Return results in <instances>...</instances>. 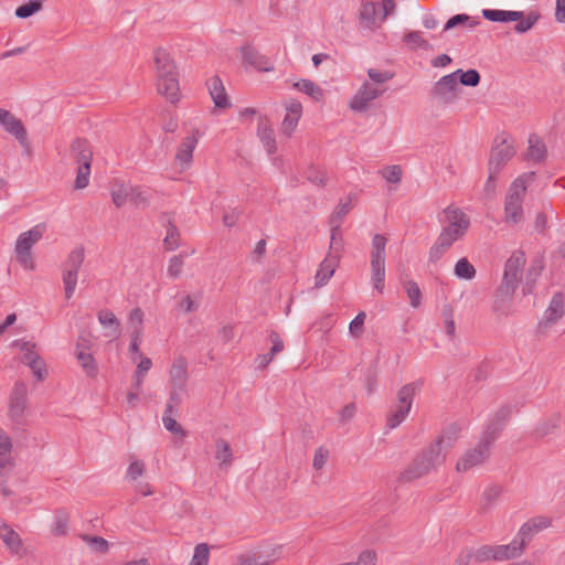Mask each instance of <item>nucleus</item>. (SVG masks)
Wrapping results in <instances>:
<instances>
[{
	"instance_id": "38",
	"label": "nucleus",
	"mask_w": 565,
	"mask_h": 565,
	"mask_svg": "<svg viewBox=\"0 0 565 565\" xmlns=\"http://www.w3.org/2000/svg\"><path fill=\"white\" fill-rule=\"evenodd\" d=\"M162 222L167 227V235L163 239L164 247L167 250H174L179 246V230L166 214L162 215Z\"/></svg>"
},
{
	"instance_id": "53",
	"label": "nucleus",
	"mask_w": 565,
	"mask_h": 565,
	"mask_svg": "<svg viewBox=\"0 0 565 565\" xmlns=\"http://www.w3.org/2000/svg\"><path fill=\"white\" fill-rule=\"evenodd\" d=\"M404 289L409 298L411 306L418 308L422 303V291L417 282L408 280L404 284Z\"/></svg>"
},
{
	"instance_id": "64",
	"label": "nucleus",
	"mask_w": 565,
	"mask_h": 565,
	"mask_svg": "<svg viewBox=\"0 0 565 565\" xmlns=\"http://www.w3.org/2000/svg\"><path fill=\"white\" fill-rule=\"evenodd\" d=\"M382 175L390 183H399L402 179V169L399 166H390L383 170Z\"/></svg>"
},
{
	"instance_id": "21",
	"label": "nucleus",
	"mask_w": 565,
	"mask_h": 565,
	"mask_svg": "<svg viewBox=\"0 0 565 565\" xmlns=\"http://www.w3.org/2000/svg\"><path fill=\"white\" fill-rule=\"evenodd\" d=\"M169 375L170 387H175L177 390L186 388L189 379L186 359L183 356L175 358L169 371Z\"/></svg>"
},
{
	"instance_id": "4",
	"label": "nucleus",
	"mask_w": 565,
	"mask_h": 565,
	"mask_svg": "<svg viewBox=\"0 0 565 565\" xmlns=\"http://www.w3.org/2000/svg\"><path fill=\"white\" fill-rule=\"evenodd\" d=\"M424 381L418 379L414 382L403 385L396 393V403L392 406L386 416V427L388 429L397 428L408 416L414 398L422 392Z\"/></svg>"
},
{
	"instance_id": "50",
	"label": "nucleus",
	"mask_w": 565,
	"mask_h": 565,
	"mask_svg": "<svg viewBox=\"0 0 565 565\" xmlns=\"http://www.w3.org/2000/svg\"><path fill=\"white\" fill-rule=\"evenodd\" d=\"M78 279V273L64 270L62 271V280L64 284L65 298L71 299L75 292Z\"/></svg>"
},
{
	"instance_id": "2",
	"label": "nucleus",
	"mask_w": 565,
	"mask_h": 565,
	"mask_svg": "<svg viewBox=\"0 0 565 565\" xmlns=\"http://www.w3.org/2000/svg\"><path fill=\"white\" fill-rule=\"evenodd\" d=\"M535 172H525L510 184L504 196L503 222L514 226L523 222V201L529 185L534 181Z\"/></svg>"
},
{
	"instance_id": "32",
	"label": "nucleus",
	"mask_w": 565,
	"mask_h": 565,
	"mask_svg": "<svg viewBox=\"0 0 565 565\" xmlns=\"http://www.w3.org/2000/svg\"><path fill=\"white\" fill-rule=\"evenodd\" d=\"M257 136L266 149L268 154H274L277 151V143L275 139L274 129L266 120H260L257 128Z\"/></svg>"
},
{
	"instance_id": "7",
	"label": "nucleus",
	"mask_w": 565,
	"mask_h": 565,
	"mask_svg": "<svg viewBox=\"0 0 565 565\" xmlns=\"http://www.w3.org/2000/svg\"><path fill=\"white\" fill-rule=\"evenodd\" d=\"M28 409V387L24 382H17L9 398L8 416L13 424L24 426Z\"/></svg>"
},
{
	"instance_id": "25",
	"label": "nucleus",
	"mask_w": 565,
	"mask_h": 565,
	"mask_svg": "<svg viewBox=\"0 0 565 565\" xmlns=\"http://www.w3.org/2000/svg\"><path fill=\"white\" fill-rule=\"evenodd\" d=\"M495 546V561L515 559L523 555L526 546L515 536L511 543Z\"/></svg>"
},
{
	"instance_id": "29",
	"label": "nucleus",
	"mask_w": 565,
	"mask_h": 565,
	"mask_svg": "<svg viewBox=\"0 0 565 565\" xmlns=\"http://www.w3.org/2000/svg\"><path fill=\"white\" fill-rule=\"evenodd\" d=\"M158 93L166 96L171 103L179 99V81L177 75L158 78Z\"/></svg>"
},
{
	"instance_id": "44",
	"label": "nucleus",
	"mask_w": 565,
	"mask_h": 565,
	"mask_svg": "<svg viewBox=\"0 0 565 565\" xmlns=\"http://www.w3.org/2000/svg\"><path fill=\"white\" fill-rule=\"evenodd\" d=\"M449 243L441 239L440 237H437L434 245L429 249V256L428 262L436 264L439 259L443 258V256L448 252V249L451 247Z\"/></svg>"
},
{
	"instance_id": "26",
	"label": "nucleus",
	"mask_w": 565,
	"mask_h": 565,
	"mask_svg": "<svg viewBox=\"0 0 565 565\" xmlns=\"http://www.w3.org/2000/svg\"><path fill=\"white\" fill-rule=\"evenodd\" d=\"M527 143L525 159L535 163L543 162L547 154L546 146L543 140L536 134H531Z\"/></svg>"
},
{
	"instance_id": "59",
	"label": "nucleus",
	"mask_w": 565,
	"mask_h": 565,
	"mask_svg": "<svg viewBox=\"0 0 565 565\" xmlns=\"http://www.w3.org/2000/svg\"><path fill=\"white\" fill-rule=\"evenodd\" d=\"M173 414L174 413H167V411H164L163 415H162V423H163V426L164 428L170 431V433H173V434H177V435H180L182 438L185 437V430L182 428V426L180 424H178V422L173 418Z\"/></svg>"
},
{
	"instance_id": "34",
	"label": "nucleus",
	"mask_w": 565,
	"mask_h": 565,
	"mask_svg": "<svg viewBox=\"0 0 565 565\" xmlns=\"http://www.w3.org/2000/svg\"><path fill=\"white\" fill-rule=\"evenodd\" d=\"M97 318L99 323L107 329L105 337L116 339L119 335V320L110 310H100Z\"/></svg>"
},
{
	"instance_id": "11",
	"label": "nucleus",
	"mask_w": 565,
	"mask_h": 565,
	"mask_svg": "<svg viewBox=\"0 0 565 565\" xmlns=\"http://www.w3.org/2000/svg\"><path fill=\"white\" fill-rule=\"evenodd\" d=\"M511 415V408L509 406H502L494 416L489 420L486 429L483 430L480 440L491 447L493 441L498 438L502 431L505 423Z\"/></svg>"
},
{
	"instance_id": "20",
	"label": "nucleus",
	"mask_w": 565,
	"mask_h": 565,
	"mask_svg": "<svg viewBox=\"0 0 565 565\" xmlns=\"http://www.w3.org/2000/svg\"><path fill=\"white\" fill-rule=\"evenodd\" d=\"M351 210V199L347 198L344 201H340L332 214L330 215L329 223L331 225V239L333 241V244H338V241H342V234H341V223L343 217L349 213Z\"/></svg>"
},
{
	"instance_id": "13",
	"label": "nucleus",
	"mask_w": 565,
	"mask_h": 565,
	"mask_svg": "<svg viewBox=\"0 0 565 565\" xmlns=\"http://www.w3.org/2000/svg\"><path fill=\"white\" fill-rule=\"evenodd\" d=\"M0 125L11 134L21 146L26 147L28 134L22 121L4 108H0Z\"/></svg>"
},
{
	"instance_id": "51",
	"label": "nucleus",
	"mask_w": 565,
	"mask_h": 565,
	"mask_svg": "<svg viewBox=\"0 0 565 565\" xmlns=\"http://www.w3.org/2000/svg\"><path fill=\"white\" fill-rule=\"evenodd\" d=\"M185 394L186 388L177 390L175 387H170L169 399L164 411H167V413H175Z\"/></svg>"
},
{
	"instance_id": "10",
	"label": "nucleus",
	"mask_w": 565,
	"mask_h": 565,
	"mask_svg": "<svg viewBox=\"0 0 565 565\" xmlns=\"http://www.w3.org/2000/svg\"><path fill=\"white\" fill-rule=\"evenodd\" d=\"M499 138L495 139V145L491 149L490 159L488 163V170H493L500 172L501 169L514 157L515 148L512 143H509L507 138L498 141Z\"/></svg>"
},
{
	"instance_id": "45",
	"label": "nucleus",
	"mask_w": 565,
	"mask_h": 565,
	"mask_svg": "<svg viewBox=\"0 0 565 565\" xmlns=\"http://www.w3.org/2000/svg\"><path fill=\"white\" fill-rule=\"evenodd\" d=\"M291 87L307 95L311 99H318V86L309 79H298L291 83Z\"/></svg>"
},
{
	"instance_id": "9",
	"label": "nucleus",
	"mask_w": 565,
	"mask_h": 565,
	"mask_svg": "<svg viewBox=\"0 0 565 565\" xmlns=\"http://www.w3.org/2000/svg\"><path fill=\"white\" fill-rule=\"evenodd\" d=\"M490 446L479 440L478 445L467 450L457 461L456 470L466 472L475 467L482 465L490 456Z\"/></svg>"
},
{
	"instance_id": "15",
	"label": "nucleus",
	"mask_w": 565,
	"mask_h": 565,
	"mask_svg": "<svg viewBox=\"0 0 565 565\" xmlns=\"http://www.w3.org/2000/svg\"><path fill=\"white\" fill-rule=\"evenodd\" d=\"M338 244L330 242V250L327 257L320 263V286L327 282L334 274L335 268L339 265L340 252L342 249V241H338Z\"/></svg>"
},
{
	"instance_id": "58",
	"label": "nucleus",
	"mask_w": 565,
	"mask_h": 565,
	"mask_svg": "<svg viewBox=\"0 0 565 565\" xmlns=\"http://www.w3.org/2000/svg\"><path fill=\"white\" fill-rule=\"evenodd\" d=\"M542 266H532L526 275L525 282L522 287V292L524 296L531 295L534 290L536 279L541 275Z\"/></svg>"
},
{
	"instance_id": "48",
	"label": "nucleus",
	"mask_w": 565,
	"mask_h": 565,
	"mask_svg": "<svg viewBox=\"0 0 565 565\" xmlns=\"http://www.w3.org/2000/svg\"><path fill=\"white\" fill-rule=\"evenodd\" d=\"M13 345L19 347V349L23 352L22 363L29 365L33 361L40 358V355L34 351L35 344L28 341H14Z\"/></svg>"
},
{
	"instance_id": "40",
	"label": "nucleus",
	"mask_w": 565,
	"mask_h": 565,
	"mask_svg": "<svg viewBox=\"0 0 565 565\" xmlns=\"http://www.w3.org/2000/svg\"><path fill=\"white\" fill-rule=\"evenodd\" d=\"M85 259V252L83 247L74 248L67 256L63 264V269L68 271L78 273Z\"/></svg>"
},
{
	"instance_id": "36",
	"label": "nucleus",
	"mask_w": 565,
	"mask_h": 565,
	"mask_svg": "<svg viewBox=\"0 0 565 565\" xmlns=\"http://www.w3.org/2000/svg\"><path fill=\"white\" fill-rule=\"evenodd\" d=\"M559 430V417L553 416L548 419L540 422L533 434L536 438H544L555 435Z\"/></svg>"
},
{
	"instance_id": "39",
	"label": "nucleus",
	"mask_w": 565,
	"mask_h": 565,
	"mask_svg": "<svg viewBox=\"0 0 565 565\" xmlns=\"http://www.w3.org/2000/svg\"><path fill=\"white\" fill-rule=\"evenodd\" d=\"M371 270L373 287L382 294L385 280V260H371Z\"/></svg>"
},
{
	"instance_id": "23",
	"label": "nucleus",
	"mask_w": 565,
	"mask_h": 565,
	"mask_svg": "<svg viewBox=\"0 0 565 565\" xmlns=\"http://www.w3.org/2000/svg\"><path fill=\"white\" fill-rule=\"evenodd\" d=\"M0 539L11 554H20L23 542L18 532H15L7 522L0 520Z\"/></svg>"
},
{
	"instance_id": "30",
	"label": "nucleus",
	"mask_w": 565,
	"mask_h": 565,
	"mask_svg": "<svg viewBox=\"0 0 565 565\" xmlns=\"http://www.w3.org/2000/svg\"><path fill=\"white\" fill-rule=\"evenodd\" d=\"M209 92L211 98L214 102V105L218 108H227L230 106V102L227 95L225 93L224 85L222 81L214 76L207 82Z\"/></svg>"
},
{
	"instance_id": "1",
	"label": "nucleus",
	"mask_w": 565,
	"mask_h": 565,
	"mask_svg": "<svg viewBox=\"0 0 565 565\" xmlns=\"http://www.w3.org/2000/svg\"><path fill=\"white\" fill-rule=\"evenodd\" d=\"M525 263V254L520 249L514 250L507 259L501 284L497 288L494 295L492 306L494 312L505 317L511 315V302L521 280Z\"/></svg>"
},
{
	"instance_id": "6",
	"label": "nucleus",
	"mask_w": 565,
	"mask_h": 565,
	"mask_svg": "<svg viewBox=\"0 0 565 565\" xmlns=\"http://www.w3.org/2000/svg\"><path fill=\"white\" fill-rule=\"evenodd\" d=\"M71 151L78 164L75 180V189L81 190L88 185L93 152L85 139H75L71 145Z\"/></svg>"
},
{
	"instance_id": "17",
	"label": "nucleus",
	"mask_w": 565,
	"mask_h": 565,
	"mask_svg": "<svg viewBox=\"0 0 565 565\" xmlns=\"http://www.w3.org/2000/svg\"><path fill=\"white\" fill-rule=\"evenodd\" d=\"M86 348H88V340L81 337L76 343L75 356L86 375L95 377L98 372V366L93 354L87 352Z\"/></svg>"
},
{
	"instance_id": "14",
	"label": "nucleus",
	"mask_w": 565,
	"mask_h": 565,
	"mask_svg": "<svg viewBox=\"0 0 565 565\" xmlns=\"http://www.w3.org/2000/svg\"><path fill=\"white\" fill-rule=\"evenodd\" d=\"M565 313V300L562 292H555L550 301L548 307L544 311L539 329L544 330L555 324Z\"/></svg>"
},
{
	"instance_id": "57",
	"label": "nucleus",
	"mask_w": 565,
	"mask_h": 565,
	"mask_svg": "<svg viewBox=\"0 0 565 565\" xmlns=\"http://www.w3.org/2000/svg\"><path fill=\"white\" fill-rule=\"evenodd\" d=\"M455 274L459 278L472 279L476 276L475 267L468 262L467 258L459 259L455 265Z\"/></svg>"
},
{
	"instance_id": "54",
	"label": "nucleus",
	"mask_w": 565,
	"mask_h": 565,
	"mask_svg": "<svg viewBox=\"0 0 565 565\" xmlns=\"http://www.w3.org/2000/svg\"><path fill=\"white\" fill-rule=\"evenodd\" d=\"M467 22H469V26L470 28H476L477 25L480 24V20L478 18L473 19V18H471L468 14L460 13V14H456V15L451 17L447 21L444 30L447 31V30H450V29H452V28H455V26H457L459 24H463V23H467Z\"/></svg>"
},
{
	"instance_id": "61",
	"label": "nucleus",
	"mask_w": 565,
	"mask_h": 565,
	"mask_svg": "<svg viewBox=\"0 0 565 565\" xmlns=\"http://www.w3.org/2000/svg\"><path fill=\"white\" fill-rule=\"evenodd\" d=\"M82 539L95 552L106 553L108 551V542L100 536L83 535Z\"/></svg>"
},
{
	"instance_id": "47",
	"label": "nucleus",
	"mask_w": 565,
	"mask_h": 565,
	"mask_svg": "<svg viewBox=\"0 0 565 565\" xmlns=\"http://www.w3.org/2000/svg\"><path fill=\"white\" fill-rule=\"evenodd\" d=\"M43 0H29L28 3L17 8L15 15L20 19H26L39 12L43 7Z\"/></svg>"
},
{
	"instance_id": "35",
	"label": "nucleus",
	"mask_w": 565,
	"mask_h": 565,
	"mask_svg": "<svg viewBox=\"0 0 565 565\" xmlns=\"http://www.w3.org/2000/svg\"><path fill=\"white\" fill-rule=\"evenodd\" d=\"M130 202L136 207L146 209L150 205L152 194L151 191L141 185H130Z\"/></svg>"
},
{
	"instance_id": "27",
	"label": "nucleus",
	"mask_w": 565,
	"mask_h": 565,
	"mask_svg": "<svg viewBox=\"0 0 565 565\" xmlns=\"http://www.w3.org/2000/svg\"><path fill=\"white\" fill-rule=\"evenodd\" d=\"M154 62L157 66V77H167L177 75L175 65L170 55L162 49H158L154 53Z\"/></svg>"
},
{
	"instance_id": "28",
	"label": "nucleus",
	"mask_w": 565,
	"mask_h": 565,
	"mask_svg": "<svg viewBox=\"0 0 565 565\" xmlns=\"http://www.w3.org/2000/svg\"><path fill=\"white\" fill-rule=\"evenodd\" d=\"M459 431L460 427L456 424H452L445 428L439 437L430 445H437L436 448L439 449L441 454L446 455L457 440Z\"/></svg>"
},
{
	"instance_id": "24",
	"label": "nucleus",
	"mask_w": 565,
	"mask_h": 565,
	"mask_svg": "<svg viewBox=\"0 0 565 565\" xmlns=\"http://www.w3.org/2000/svg\"><path fill=\"white\" fill-rule=\"evenodd\" d=\"M44 225L39 224L19 235L15 243V252H31L32 247L42 238Z\"/></svg>"
},
{
	"instance_id": "49",
	"label": "nucleus",
	"mask_w": 565,
	"mask_h": 565,
	"mask_svg": "<svg viewBox=\"0 0 565 565\" xmlns=\"http://www.w3.org/2000/svg\"><path fill=\"white\" fill-rule=\"evenodd\" d=\"M386 238L381 234H375L372 238L371 260H385Z\"/></svg>"
},
{
	"instance_id": "16",
	"label": "nucleus",
	"mask_w": 565,
	"mask_h": 565,
	"mask_svg": "<svg viewBox=\"0 0 565 565\" xmlns=\"http://www.w3.org/2000/svg\"><path fill=\"white\" fill-rule=\"evenodd\" d=\"M382 89L365 82L352 98L350 107L356 111H364L369 108L370 103L382 95Z\"/></svg>"
},
{
	"instance_id": "42",
	"label": "nucleus",
	"mask_w": 565,
	"mask_h": 565,
	"mask_svg": "<svg viewBox=\"0 0 565 565\" xmlns=\"http://www.w3.org/2000/svg\"><path fill=\"white\" fill-rule=\"evenodd\" d=\"M130 185L124 183H115L111 186L110 195L114 204L121 207L129 200L130 201Z\"/></svg>"
},
{
	"instance_id": "63",
	"label": "nucleus",
	"mask_w": 565,
	"mask_h": 565,
	"mask_svg": "<svg viewBox=\"0 0 565 565\" xmlns=\"http://www.w3.org/2000/svg\"><path fill=\"white\" fill-rule=\"evenodd\" d=\"M28 366L31 369L35 379L40 382L43 381L47 375L45 362L41 356L33 361L32 363H30Z\"/></svg>"
},
{
	"instance_id": "43",
	"label": "nucleus",
	"mask_w": 565,
	"mask_h": 565,
	"mask_svg": "<svg viewBox=\"0 0 565 565\" xmlns=\"http://www.w3.org/2000/svg\"><path fill=\"white\" fill-rule=\"evenodd\" d=\"M151 366L152 361L147 356H141V360L138 363L134 375V386L137 391L141 388L146 374L151 369Z\"/></svg>"
},
{
	"instance_id": "5",
	"label": "nucleus",
	"mask_w": 565,
	"mask_h": 565,
	"mask_svg": "<svg viewBox=\"0 0 565 565\" xmlns=\"http://www.w3.org/2000/svg\"><path fill=\"white\" fill-rule=\"evenodd\" d=\"M443 214L445 216L443 226L438 237L446 241L450 245H454L457 241L461 239L470 227L469 216L459 207L449 205L444 209Z\"/></svg>"
},
{
	"instance_id": "60",
	"label": "nucleus",
	"mask_w": 565,
	"mask_h": 565,
	"mask_svg": "<svg viewBox=\"0 0 565 565\" xmlns=\"http://www.w3.org/2000/svg\"><path fill=\"white\" fill-rule=\"evenodd\" d=\"M473 559L478 563H483L490 559L495 561V546L494 545H482L479 548L472 551Z\"/></svg>"
},
{
	"instance_id": "56",
	"label": "nucleus",
	"mask_w": 565,
	"mask_h": 565,
	"mask_svg": "<svg viewBox=\"0 0 565 565\" xmlns=\"http://www.w3.org/2000/svg\"><path fill=\"white\" fill-rule=\"evenodd\" d=\"M186 256L188 254L183 252L170 258L168 265V275L171 278L175 279L181 275L184 265V259Z\"/></svg>"
},
{
	"instance_id": "33",
	"label": "nucleus",
	"mask_w": 565,
	"mask_h": 565,
	"mask_svg": "<svg viewBox=\"0 0 565 565\" xmlns=\"http://www.w3.org/2000/svg\"><path fill=\"white\" fill-rule=\"evenodd\" d=\"M482 17L491 22H514L523 18V11L483 9Z\"/></svg>"
},
{
	"instance_id": "19",
	"label": "nucleus",
	"mask_w": 565,
	"mask_h": 565,
	"mask_svg": "<svg viewBox=\"0 0 565 565\" xmlns=\"http://www.w3.org/2000/svg\"><path fill=\"white\" fill-rule=\"evenodd\" d=\"M243 61L259 72H270L274 70L273 63L267 56L258 52L253 46L246 45L241 49Z\"/></svg>"
},
{
	"instance_id": "12",
	"label": "nucleus",
	"mask_w": 565,
	"mask_h": 565,
	"mask_svg": "<svg viewBox=\"0 0 565 565\" xmlns=\"http://www.w3.org/2000/svg\"><path fill=\"white\" fill-rule=\"evenodd\" d=\"M385 19L379 13L374 1H363L359 10V26L362 30L375 31L381 28Z\"/></svg>"
},
{
	"instance_id": "55",
	"label": "nucleus",
	"mask_w": 565,
	"mask_h": 565,
	"mask_svg": "<svg viewBox=\"0 0 565 565\" xmlns=\"http://www.w3.org/2000/svg\"><path fill=\"white\" fill-rule=\"evenodd\" d=\"M502 489L500 486L491 484L482 493V509H489L501 495Z\"/></svg>"
},
{
	"instance_id": "3",
	"label": "nucleus",
	"mask_w": 565,
	"mask_h": 565,
	"mask_svg": "<svg viewBox=\"0 0 565 565\" xmlns=\"http://www.w3.org/2000/svg\"><path fill=\"white\" fill-rule=\"evenodd\" d=\"M436 447L437 445H429L418 454L401 473V481L412 482L437 470L445 461V454Z\"/></svg>"
},
{
	"instance_id": "8",
	"label": "nucleus",
	"mask_w": 565,
	"mask_h": 565,
	"mask_svg": "<svg viewBox=\"0 0 565 565\" xmlns=\"http://www.w3.org/2000/svg\"><path fill=\"white\" fill-rule=\"evenodd\" d=\"M458 72L440 77L431 88V97L441 105H449L457 100L459 93Z\"/></svg>"
},
{
	"instance_id": "46",
	"label": "nucleus",
	"mask_w": 565,
	"mask_h": 565,
	"mask_svg": "<svg viewBox=\"0 0 565 565\" xmlns=\"http://www.w3.org/2000/svg\"><path fill=\"white\" fill-rule=\"evenodd\" d=\"M456 72H458V85L461 84L469 87H476L479 85L481 76L477 70L471 68L462 71L459 68Z\"/></svg>"
},
{
	"instance_id": "62",
	"label": "nucleus",
	"mask_w": 565,
	"mask_h": 565,
	"mask_svg": "<svg viewBox=\"0 0 565 565\" xmlns=\"http://www.w3.org/2000/svg\"><path fill=\"white\" fill-rule=\"evenodd\" d=\"M539 19V15L535 13H530L524 19V17L521 20H518L519 23L514 26V30L516 33H525L530 29L533 28V25L536 23Z\"/></svg>"
},
{
	"instance_id": "41",
	"label": "nucleus",
	"mask_w": 565,
	"mask_h": 565,
	"mask_svg": "<svg viewBox=\"0 0 565 565\" xmlns=\"http://www.w3.org/2000/svg\"><path fill=\"white\" fill-rule=\"evenodd\" d=\"M70 515L65 510H57L54 515V521L51 532L55 536H62L67 533Z\"/></svg>"
},
{
	"instance_id": "37",
	"label": "nucleus",
	"mask_w": 565,
	"mask_h": 565,
	"mask_svg": "<svg viewBox=\"0 0 565 565\" xmlns=\"http://www.w3.org/2000/svg\"><path fill=\"white\" fill-rule=\"evenodd\" d=\"M215 459L221 467L227 468L232 465L233 455L230 444L220 438L215 441Z\"/></svg>"
},
{
	"instance_id": "22",
	"label": "nucleus",
	"mask_w": 565,
	"mask_h": 565,
	"mask_svg": "<svg viewBox=\"0 0 565 565\" xmlns=\"http://www.w3.org/2000/svg\"><path fill=\"white\" fill-rule=\"evenodd\" d=\"M199 142V131L193 129L191 134L183 138L175 153V161L184 167L190 166L192 162V153Z\"/></svg>"
},
{
	"instance_id": "31",
	"label": "nucleus",
	"mask_w": 565,
	"mask_h": 565,
	"mask_svg": "<svg viewBox=\"0 0 565 565\" xmlns=\"http://www.w3.org/2000/svg\"><path fill=\"white\" fill-rule=\"evenodd\" d=\"M12 441L11 438L0 428V475L4 470H11L13 462L11 458Z\"/></svg>"
},
{
	"instance_id": "52",
	"label": "nucleus",
	"mask_w": 565,
	"mask_h": 565,
	"mask_svg": "<svg viewBox=\"0 0 565 565\" xmlns=\"http://www.w3.org/2000/svg\"><path fill=\"white\" fill-rule=\"evenodd\" d=\"M210 547L206 543L198 544L189 565H209Z\"/></svg>"
},
{
	"instance_id": "18",
	"label": "nucleus",
	"mask_w": 565,
	"mask_h": 565,
	"mask_svg": "<svg viewBox=\"0 0 565 565\" xmlns=\"http://www.w3.org/2000/svg\"><path fill=\"white\" fill-rule=\"evenodd\" d=\"M551 525V520L545 516H536L525 522L516 533V537L527 546L535 534Z\"/></svg>"
}]
</instances>
